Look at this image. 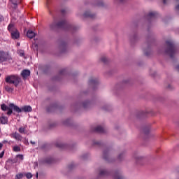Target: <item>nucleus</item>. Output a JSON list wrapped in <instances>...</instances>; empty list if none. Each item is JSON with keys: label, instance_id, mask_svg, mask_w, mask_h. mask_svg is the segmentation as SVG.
I'll return each instance as SVG.
<instances>
[{"label": "nucleus", "instance_id": "33", "mask_svg": "<svg viewBox=\"0 0 179 179\" xmlns=\"http://www.w3.org/2000/svg\"><path fill=\"white\" fill-rule=\"evenodd\" d=\"M26 177H27V178L30 179L33 177V174H31V173H27L26 174Z\"/></svg>", "mask_w": 179, "mask_h": 179}, {"label": "nucleus", "instance_id": "26", "mask_svg": "<svg viewBox=\"0 0 179 179\" xmlns=\"http://www.w3.org/2000/svg\"><path fill=\"white\" fill-rule=\"evenodd\" d=\"M13 152H20V147L15 145L13 148Z\"/></svg>", "mask_w": 179, "mask_h": 179}, {"label": "nucleus", "instance_id": "55", "mask_svg": "<svg viewBox=\"0 0 179 179\" xmlns=\"http://www.w3.org/2000/svg\"><path fill=\"white\" fill-rule=\"evenodd\" d=\"M0 76H1V73H0Z\"/></svg>", "mask_w": 179, "mask_h": 179}, {"label": "nucleus", "instance_id": "18", "mask_svg": "<svg viewBox=\"0 0 179 179\" xmlns=\"http://www.w3.org/2000/svg\"><path fill=\"white\" fill-rule=\"evenodd\" d=\"M27 36L29 38H33V37H35L36 34L33 31L29 30L27 33Z\"/></svg>", "mask_w": 179, "mask_h": 179}, {"label": "nucleus", "instance_id": "40", "mask_svg": "<svg viewBox=\"0 0 179 179\" xmlns=\"http://www.w3.org/2000/svg\"><path fill=\"white\" fill-rule=\"evenodd\" d=\"M145 56L148 57L150 55V52L145 51Z\"/></svg>", "mask_w": 179, "mask_h": 179}, {"label": "nucleus", "instance_id": "31", "mask_svg": "<svg viewBox=\"0 0 179 179\" xmlns=\"http://www.w3.org/2000/svg\"><path fill=\"white\" fill-rule=\"evenodd\" d=\"M16 158L20 159V160H23V159H24V157H23V155H16Z\"/></svg>", "mask_w": 179, "mask_h": 179}, {"label": "nucleus", "instance_id": "25", "mask_svg": "<svg viewBox=\"0 0 179 179\" xmlns=\"http://www.w3.org/2000/svg\"><path fill=\"white\" fill-rule=\"evenodd\" d=\"M90 104V101H85V102H84V103H83V107L84 108H87L89 107Z\"/></svg>", "mask_w": 179, "mask_h": 179}, {"label": "nucleus", "instance_id": "5", "mask_svg": "<svg viewBox=\"0 0 179 179\" xmlns=\"http://www.w3.org/2000/svg\"><path fill=\"white\" fill-rule=\"evenodd\" d=\"M66 23V20H64L59 23L53 22L52 24H50V28L54 29L55 27H62Z\"/></svg>", "mask_w": 179, "mask_h": 179}, {"label": "nucleus", "instance_id": "41", "mask_svg": "<svg viewBox=\"0 0 179 179\" xmlns=\"http://www.w3.org/2000/svg\"><path fill=\"white\" fill-rule=\"evenodd\" d=\"M2 143H8L7 140H3L2 141Z\"/></svg>", "mask_w": 179, "mask_h": 179}, {"label": "nucleus", "instance_id": "28", "mask_svg": "<svg viewBox=\"0 0 179 179\" xmlns=\"http://www.w3.org/2000/svg\"><path fill=\"white\" fill-rule=\"evenodd\" d=\"M18 55L20 57H24V50H18Z\"/></svg>", "mask_w": 179, "mask_h": 179}, {"label": "nucleus", "instance_id": "32", "mask_svg": "<svg viewBox=\"0 0 179 179\" xmlns=\"http://www.w3.org/2000/svg\"><path fill=\"white\" fill-rule=\"evenodd\" d=\"M7 110H8L7 115H10L12 114V113H13V111L12 110V108H10V107L8 108V109H7Z\"/></svg>", "mask_w": 179, "mask_h": 179}, {"label": "nucleus", "instance_id": "45", "mask_svg": "<svg viewBox=\"0 0 179 179\" xmlns=\"http://www.w3.org/2000/svg\"><path fill=\"white\" fill-rule=\"evenodd\" d=\"M119 1H120V3H124V2L125 1V0H119Z\"/></svg>", "mask_w": 179, "mask_h": 179}, {"label": "nucleus", "instance_id": "38", "mask_svg": "<svg viewBox=\"0 0 179 179\" xmlns=\"http://www.w3.org/2000/svg\"><path fill=\"white\" fill-rule=\"evenodd\" d=\"M3 16L0 15V22H3Z\"/></svg>", "mask_w": 179, "mask_h": 179}, {"label": "nucleus", "instance_id": "24", "mask_svg": "<svg viewBox=\"0 0 179 179\" xmlns=\"http://www.w3.org/2000/svg\"><path fill=\"white\" fill-rule=\"evenodd\" d=\"M1 108L3 111H7V110L9 108L5 103H3L1 105Z\"/></svg>", "mask_w": 179, "mask_h": 179}, {"label": "nucleus", "instance_id": "51", "mask_svg": "<svg viewBox=\"0 0 179 179\" xmlns=\"http://www.w3.org/2000/svg\"><path fill=\"white\" fill-rule=\"evenodd\" d=\"M71 126V124H69V127H70Z\"/></svg>", "mask_w": 179, "mask_h": 179}, {"label": "nucleus", "instance_id": "14", "mask_svg": "<svg viewBox=\"0 0 179 179\" xmlns=\"http://www.w3.org/2000/svg\"><path fill=\"white\" fill-rule=\"evenodd\" d=\"M158 16V13H156V11H152L151 13H150L148 15V17L149 19H155Z\"/></svg>", "mask_w": 179, "mask_h": 179}, {"label": "nucleus", "instance_id": "23", "mask_svg": "<svg viewBox=\"0 0 179 179\" xmlns=\"http://www.w3.org/2000/svg\"><path fill=\"white\" fill-rule=\"evenodd\" d=\"M11 3L14 5L15 6H17L18 3H20V0H10Z\"/></svg>", "mask_w": 179, "mask_h": 179}, {"label": "nucleus", "instance_id": "11", "mask_svg": "<svg viewBox=\"0 0 179 179\" xmlns=\"http://www.w3.org/2000/svg\"><path fill=\"white\" fill-rule=\"evenodd\" d=\"M12 138H13L14 139H15L16 141H22V136L20 134H19V133H13L11 135Z\"/></svg>", "mask_w": 179, "mask_h": 179}, {"label": "nucleus", "instance_id": "21", "mask_svg": "<svg viewBox=\"0 0 179 179\" xmlns=\"http://www.w3.org/2000/svg\"><path fill=\"white\" fill-rule=\"evenodd\" d=\"M135 159L137 164H141V162H143V158L141 157H136Z\"/></svg>", "mask_w": 179, "mask_h": 179}, {"label": "nucleus", "instance_id": "15", "mask_svg": "<svg viewBox=\"0 0 179 179\" xmlns=\"http://www.w3.org/2000/svg\"><path fill=\"white\" fill-rule=\"evenodd\" d=\"M4 89L8 93H13V90H15V89L9 85H5Z\"/></svg>", "mask_w": 179, "mask_h": 179}, {"label": "nucleus", "instance_id": "39", "mask_svg": "<svg viewBox=\"0 0 179 179\" xmlns=\"http://www.w3.org/2000/svg\"><path fill=\"white\" fill-rule=\"evenodd\" d=\"M2 148H3V144L2 143H0V150H2Z\"/></svg>", "mask_w": 179, "mask_h": 179}, {"label": "nucleus", "instance_id": "42", "mask_svg": "<svg viewBox=\"0 0 179 179\" xmlns=\"http://www.w3.org/2000/svg\"><path fill=\"white\" fill-rule=\"evenodd\" d=\"M176 10L179 11V4L176 6Z\"/></svg>", "mask_w": 179, "mask_h": 179}, {"label": "nucleus", "instance_id": "16", "mask_svg": "<svg viewBox=\"0 0 179 179\" xmlns=\"http://www.w3.org/2000/svg\"><path fill=\"white\" fill-rule=\"evenodd\" d=\"M31 110V106H24L22 108V111H24V113H30Z\"/></svg>", "mask_w": 179, "mask_h": 179}, {"label": "nucleus", "instance_id": "2", "mask_svg": "<svg viewBox=\"0 0 179 179\" xmlns=\"http://www.w3.org/2000/svg\"><path fill=\"white\" fill-rule=\"evenodd\" d=\"M6 83H11L13 85H14V86H15V87H17V86H19V76H14V75H11V76H8L6 79H5Z\"/></svg>", "mask_w": 179, "mask_h": 179}, {"label": "nucleus", "instance_id": "52", "mask_svg": "<svg viewBox=\"0 0 179 179\" xmlns=\"http://www.w3.org/2000/svg\"><path fill=\"white\" fill-rule=\"evenodd\" d=\"M69 77H71V74L69 73Z\"/></svg>", "mask_w": 179, "mask_h": 179}, {"label": "nucleus", "instance_id": "44", "mask_svg": "<svg viewBox=\"0 0 179 179\" xmlns=\"http://www.w3.org/2000/svg\"><path fill=\"white\" fill-rule=\"evenodd\" d=\"M57 148H62V145L57 144Z\"/></svg>", "mask_w": 179, "mask_h": 179}, {"label": "nucleus", "instance_id": "4", "mask_svg": "<svg viewBox=\"0 0 179 179\" xmlns=\"http://www.w3.org/2000/svg\"><path fill=\"white\" fill-rule=\"evenodd\" d=\"M12 61V57L9 55V53L3 51H0V63L8 62L10 63Z\"/></svg>", "mask_w": 179, "mask_h": 179}, {"label": "nucleus", "instance_id": "22", "mask_svg": "<svg viewBox=\"0 0 179 179\" xmlns=\"http://www.w3.org/2000/svg\"><path fill=\"white\" fill-rule=\"evenodd\" d=\"M60 13L63 17H65L66 16V8H62Z\"/></svg>", "mask_w": 179, "mask_h": 179}, {"label": "nucleus", "instance_id": "27", "mask_svg": "<svg viewBox=\"0 0 179 179\" xmlns=\"http://www.w3.org/2000/svg\"><path fill=\"white\" fill-rule=\"evenodd\" d=\"M23 178V173H17L15 176V179H22Z\"/></svg>", "mask_w": 179, "mask_h": 179}, {"label": "nucleus", "instance_id": "19", "mask_svg": "<svg viewBox=\"0 0 179 179\" xmlns=\"http://www.w3.org/2000/svg\"><path fill=\"white\" fill-rule=\"evenodd\" d=\"M76 30H77V27H76L69 24V26H68L69 33L72 32V31H75Z\"/></svg>", "mask_w": 179, "mask_h": 179}, {"label": "nucleus", "instance_id": "54", "mask_svg": "<svg viewBox=\"0 0 179 179\" xmlns=\"http://www.w3.org/2000/svg\"><path fill=\"white\" fill-rule=\"evenodd\" d=\"M0 133H1V128H0Z\"/></svg>", "mask_w": 179, "mask_h": 179}, {"label": "nucleus", "instance_id": "3", "mask_svg": "<svg viewBox=\"0 0 179 179\" xmlns=\"http://www.w3.org/2000/svg\"><path fill=\"white\" fill-rule=\"evenodd\" d=\"M8 30L11 33V37L13 40H17L20 37V33L13 27V24H10L8 27Z\"/></svg>", "mask_w": 179, "mask_h": 179}, {"label": "nucleus", "instance_id": "48", "mask_svg": "<svg viewBox=\"0 0 179 179\" xmlns=\"http://www.w3.org/2000/svg\"><path fill=\"white\" fill-rule=\"evenodd\" d=\"M38 177V173H36V178Z\"/></svg>", "mask_w": 179, "mask_h": 179}, {"label": "nucleus", "instance_id": "13", "mask_svg": "<svg viewBox=\"0 0 179 179\" xmlns=\"http://www.w3.org/2000/svg\"><path fill=\"white\" fill-rule=\"evenodd\" d=\"M113 178L114 179H124V177L120 171H115Z\"/></svg>", "mask_w": 179, "mask_h": 179}, {"label": "nucleus", "instance_id": "34", "mask_svg": "<svg viewBox=\"0 0 179 179\" xmlns=\"http://www.w3.org/2000/svg\"><path fill=\"white\" fill-rule=\"evenodd\" d=\"M124 156H125V155H124V153H122V154L119 155L118 159H119L120 160H122V158H123Z\"/></svg>", "mask_w": 179, "mask_h": 179}, {"label": "nucleus", "instance_id": "29", "mask_svg": "<svg viewBox=\"0 0 179 179\" xmlns=\"http://www.w3.org/2000/svg\"><path fill=\"white\" fill-rule=\"evenodd\" d=\"M101 62H102L104 64H106L108 62V59L106 57H102L101 58Z\"/></svg>", "mask_w": 179, "mask_h": 179}, {"label": "nucleus", "instance_id": "47", "mask_svg": "<svg viewBox=\"0 0 179 179\" xmlns=\"http://www.w3.org/2000/svg\"><path fill=\"white\" fill-rule=\"evenodd\" d=\"M31 143L32 145L36 144V143H35V142H33V141H31Z\"/></svg>", "mask_w": 179, "mask_h": 179}, {"label": "nucleus", "instance_id": "17", "mask_svg": "<svg viewBox=\"0 0 179 179\" xmlns=\"http://www.w3.org/2000/svg\"><path fill=\"white\" fill-rule=\"evenodd\" d=\"M108 176H109V173L106 170H101L99 171V177H104Z\"/></svg>", "mask_w": 179, "mask_h": 179}, {"label": "nucleus", "instance_id": "53", "mask_svg": "<svg viewBox=\"0 0 179 179\" xmlns=\"http://www.w3.org/2000/svg\"><path fill=\"white\" fill-rule=\"evenodd\" d=\"M25 143H28V142L27 141V142H25Z\"/></svg>", "mask_w": 179, "mask_h": 179}, {"label": "nucleus", "instance_id": "35", "mask_svg": "<svg viewBox=\"0 0 179 179\" xmlns=\"http://www.w3.org/2000/svg\"><path fill=\"white\" fill-rule=\"evenodd\" d=\"M149 132H150V130H149L148 128H145V129H144V133H145V134H148Z\"/></svg>", "mask_w": 179, "mask_h": 179}, {"label": "nucleus", "instance_id": "43", "mask_svg": "<svg viewBox=\"0 0 179 179\" xmlns=\"http://www.w3.org/2000/svg\"><path fill=\"white\" fill-rule=\"evenodd\" d=\"M176 69L179 71V64L176 66Z\"/></svg>", "mask_w": 179, "mask_h": 179}, {"label": "nucleus", "instance_id": "7", "mask_svg": "<svg viewBox=\"0 0 179 179\" xmlns=\"http://www.w3.org/2000/svg\"><path fill=\"white\" fill-rule=\"evenodd\" d=\"M93 131L94 132H97V133H99V134H103L106 132V130H105V128L101 127V125H98L96 126V127H95L94 129H93Z\"/></svg>", "mask_w": 179, "mask_h": 179}, {"label": "nucleus", "instance_id": "20", "mask_svg": "<svg viewBox=\"0 0 179 179\" xmlns=\"http://www.w3.org/2000/svg\"><path fill=\"white\" fill-rule=\"evenodd\" d=\"M108 150H105L103 152V159L105 160H108Z\"/></svg>", "mask_w": 179, "mask_h": 179}, {"label": "nucleus", "instance_id": "50", "mask_svg": "<svg viewBox=\"0 0 179 179\" xmlns=\"http://www.w3.org/2000/svg\"><path fill=\"white\" fill-rule=\"evenodd\" d=\"M71 150V147L69 146V150Z\"/></svg>", "mask_w": 179, "mask_h": 179}, {"label": "nucleus", "instance_id": "8", "mask_svg": "<svg viewBox=\"0 0 179 179\" xmlns=\"http://www.w3.org/2000/svg\"><path fill=\"white\" fill-rule=\"evenodd\" d=\"M8 117L3 113H0V124H8Z\"/></svg>", "mask_w": 179, "mask_h": 179}, {"label": "nucleus", "instance_id": "49", "mask_svg": "<svg viewBox=\"0 0 179 179\" xmlns=\"http://www.w3.org/2000/svg\"><path fill=\"white\" fill-rule=\"evenodd\" d=\"M48 2H50V0H47V3H48Z\"/></svg>", "mask_w": 179, "mask_h": 179}, {"label": "nucleus", "instance_id": "9", "mask_svg": "<svg viewBox=\"0 0 179 179\" xmlns=\"http://www.w3.org/2000/svg\"><path fill=\"white\" fill-rule=\"evenodd\" d=\"M9 107L10 108H13L14 111H16V113H22V108H19L17 106L13 104V103H10Z\"/></svg>", "mask_w": 179, "mask_h": 179}, {"label": "nucleus", "instance_id": "37", "mask_svg": "<svg viewBox=\"0 0 179 179\" xmlns=\"http://www.w3.org/2000/svg\"><path fill=\"white\" fill-rule=\"evenodd\" d=\"M3 155H5V151H3L0 153V159H2V157H3Z\"/></svg>", "mask_w": 179, "mask_h": 179}, {"label": "nucleus", "instance_id": "1", "mask_svg": "<svg viewBox=\"0 0 179 179\" xmlns=\"http://www.w3.org/2000/svg\"><path fill=\"white\" fill-rule=\"evenodd\" d=\"M167 48L165 50V53L169 55L171 59H173L177 52V49L173 41L169 40L166 41Z\"/></svg>", "mask_w": 179, "mask_h": 179}, {"label": "nucleus", "instance_id": "36", "mask_svg": "<svg viewBox=\"0 0 179 179\" xmlns=\"http://www.w3.org/2000/svg\"><path fill=\"white\" fill-rule=\"evenodd\" d=\"M103 5H104V3L102 1H101L98 3V6H103Z\"/></svg>", "mask_w": 179, "mask_h": 179}, {"label": "nucleus", "instance_id": "30", "mask_svg": "<svg viewBox=\"0 0 179 179\" xmlns=\"http://www.w3.org/2000/svg\"><path fill=\"white\" fill-rule=\"evenodd\" d=\"M24 131H26V129H24V127H20L19 129L20 134H24Z\"/></svg>", "mask_w": 179, "mask_h": 179}, {"label": "nucleus", "instance_id": "10", "mask_svg": "<svg viewBox=\"0 0 179 179\" xmlns=\"http://www.w3.org/2000/svg\"><path fill=\"white\" fill-rule=\"evenodd\" d=\"M21 75L24 79H26V78L30 76V71L29 70H23L21 73Z\"/></svg>", "mask_w": 179, "mask_h": 179}, {"label": "nucleus", "instance_id": "12", "mask_svg": "<svg viewBox=\"0 0 179 179\" xmlns=\"http://www.w3.org/2000/svg\"><path fill=\"white\" fill-rule=\"evenodd\" d=\"M83 16H84V17H90V18L94 19V18H95L96 15L91 14L90 11H85Z\"/></svg>", "mask_w": 179, "mask_h": 179}, {"label": "nucleus", "instance_id": "46", "mask_svg": "<svg viewBox=\"0 0 179 179\" xmlns=\"http://www.w3.org/2000/svg\"><path fill=\"white\" fill-rule=\"evenodd\" d=\"M166 1H167V0H163V3H164V4H166Z\"/></svg>", "mask_w": 179, "mask_h": 179}, {"label": "nucleus", "instance_id": "6", "mask_svg": "<svg viewBox=\"0 0 179 179\" xmlns=\"http://www.w3.org/2000/svg\"><path fill=\"white\" fill-rule=\"evenodd\" d=\"M99 80L94 78H91L89 80L90 86L94 87V89L99 85Z\"/></svg>", "mask_w": 179, "mask_h": 179}]
</instances>
